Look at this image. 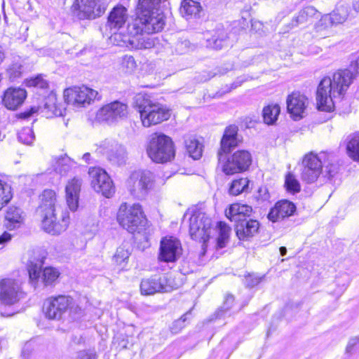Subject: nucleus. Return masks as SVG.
I'll list each match as a JSON object with an SVG mask.
<instances>
[{"instance_id":"22","label":"nucleus","mask_w":359,"mask_h":359,"mask_svg":"<svg viewBox=\"0 0 359 359\" xmlns=\"http://www.w3.org/2000/svg\"><path fill=\"white\" fill-rule=\"evenodd\" d=\"M308 103L306 96L299 93H292L287 98V111L294 119L301 118Z\"/></svg>"},{"instance_id":"47","label":"nucleus","mask_w":359,"mask_h":359,"mask_svg":"<svg viewBox=\"0 0 359 359\" xmlns=\"http://www.w3.org/2000/svg\"><path fill=\"white\" fill-rule=\"evenodd\" d=\"M285 187L287 191L295 194L300 191L301 186L299 181L291 173L285 176Z\"/></svg>"},{"instance_id":"13","label":"nucleus","mask_w":359,"mask_h":359,"mask_svg":"<svg viewBox=\"0 0 359 359\" xmlns=\"http://www.w3.org/2000/svg\"><path fill=\"white\" fill-rule=\"evenodd\" d=\"M65 108L62 104L57 103V99L55 94H50L43 101L42 106L32 107L29 111H25L20 114L22 118H27L35 113L41 114L43 116L49 118L53 116L63 115Z\"/></svg>"},{"instance_id":"12","label":"nucleus","mask_w":359,"mask_h":359,"mask_svg":"<svg viewBox=\"0 0 359 359\" xmlns=\"http://www.w3.org/2000/svg\"><path fill=\"white\" fill-rule=\"evenodd\" d=\"M326 153L319 155L313 153L306 154L302 161V178L308 183L314 182L323 172V163H325Z\"/></svg>"},{"instance_id":"36","label":"nucleus","mask_w":359,"mask_h":359,"mask_svg":"<svg viewBox=\"0 0 359 359\" xmlns=\"http://www.w3.org/2000/svg\"><path fill=\"white\" fill-rule=\"evenodd\" d=\"M234 304V297L231 294H227L224 297L222 306L215 312L216 318L229 317L233 312L231 311Z\"/></svg>"},{"instance_id":"60","label":"nucleus","mask_w":359,"mask_h":359,"mask_svg":"<svg viewBox=\"0 0 359 359\" xmlns=\"http://www.w3.org/2000/svg\"><path fill=\"white\" fill-rule=\"evenodd\" d=\"M82 158L83 159V161H86V163H91V161H90V153H86L83 155L82 156Z\"/></svg>"},{"instance_id":"10","label":"nucleus","mask_w":359,"mask_h":359,"mask_svg":"<svg viewBox=\"0 0 359 359\" xmlns=\"http://www.w3.org/2000/svg\"><path fill=\"white\" fill-rule=\"evenodd\" d=\"M211 231V219L204 212L195 211L189 218V233L192 239L205 243Z\"/></svg>"},{"instance_id":"21","label":"nucleus","mask_w":359,"mask_h":359,"mask_svg":"<svg viewBox=\"0 0 359 359\" xmlns=\"http://www.w3.org/2000/svg\"><path fill=\"white\" fill-rule=\"evenodd\" d=\"M238 127L234 125L226 128L220 142L221 148L217 154L219 160L222 153H229L242 142V137L238 135Z\"/></svg>"},{"instance_id":"44","label":"nucleus","mask_w":359,"mask_h":359,"mask_svg":"<svg viewBox=\"0 0 359 359\" xmlns=\"http://www.w3.org/2000/svg\"><path fill=\"white\" fill-rule=\"evenodd\" d=\"M248 184L249 180L248 178L235 180L231 184L229 192L231 195L237 196L248 189Z\"/></svg>"},{"instance_id":"4","label":"nucleus","mask_w":359,"mask_h":359,"mask_svg":"<svg viewBox=\"0 0 359 359\" xmlns=\"http://www.w3.org/2000/svg\"><path fill=\"white\" fill-rule=\"evenodd\" d=\"M135 107L138 109L142 125L150 127L168 120L170 114L162 104L153 102L147 94L139 93L134 98Z\"/></svg>"},{"instance_id":"16","label":"nucleus","mask_w":359,"mask_h":359,"mask_svg":"<svg viewBox=\"0 0 359 359\" xmlns=\"http://www.w3.org/2000/svg\"><path fill=\"white\" fill-rule=\"evenodd\" d=\"M20 283L13 278H4L0 281V302L13 305L23 297Z\"/></svg>"},{"instance_id":"18","label":"nucleus","mask_w":359,"mask_h":359,"mask_svg":"<svg viewBox=\"0 0 359 359\" xmlns=\"http://www.w3.org/2000/svg\"><path fill=\"white\" fill-rule=\"evenodd\" d=\"M174 288V285L165 274L143 279L140 284L141 293L144 295H152L158 292H169Z\"/></svg>"},{"instance_id":"27","label":"nucleus","mask_w":359,"mask_h":359,"mask_svg":"<svg viewBox=\"0 0 359 359\" xmlns=\"http://www.w3.org/2000/svg\"><path fill=\"white\" fill-rule=\"evenodd\" d=\"M81 184V179L74 177L69 180L66 185V201L69 208L72 211H75L78 208Z\"/></svg>"},{"instance_id":"23","label":"nucleus","mask_w":359,"mask_h":359,"mask_svg":"<svg viewBox=\"0 0 359 359\" xmlns=\"http://www.w3.org/2000/svg\"><path fill=\"white\" fill-rule=\"evenodd\" d=\"M127 33L128 34V38L124 39V42H128L133 48L136 49H149L153 48L156 43V39L149 36H144L143 34H151L154 32H147L146 31L138 32L137 33H132L129 30V24L127 27Z\"/></svg>"},{"instance_id":"45","label":"nucleus","mask_w":359,"mask_h":359,"mask_svg":"<svg viewBox=\"0 0 359 359\" xmlns=\"http://www.w3.org/2000/svg\"><path fill=\"white\" fill-rule=\"evenodd\" d=\"M13 198L11 187L0 180V210Z\"/></svg>"},{"instance_id":"55","label":"nucleus","mask_w":359,"mask_h":359,"mask_svg":"<svg viewBox=\"0 0 359 359\" xmlns=\"http://www.w3.org/2000/svg\"><path fill=\"white\" fill-rule=\"evenodd\" d=\"M262 279V277H259L255 274L248 275L245 278V284L248 287H252L258 285L261 282Z\"/></svg>"},{"instance_id":"54","label":"nucleus","mask_w":359,"mask_h":359,"mask_svg":"<svg viewBox=\"0 0 359 359\" xmlns=\"http://www.w3.org/2000/svg\"><path fill=\"white\" fill-rule=\"evenodd\" d=\"M38 344L36 339H31L25 343L22 348V354L25 357H28L32 351L37 348Z\"/></svg>"},{"instance_id":"58","label":"nucleus","mask_w":359,"mask_h":359,"mask_svg":"<svg viewBox=\"0 0 359 359\" xmlns=\"http://www.w3.org/2000/svg\"><path fill=\"white\" fill-rule=\"evenodd\" d=\"M217 74V72H204L201 74V78L199 80H200V81H207L210 80L211 78L214 77Z\"/></svg>"},{"instance_id":"11","label":"nucleus","mask_w":359,"mask_h":359,"mask_svg":"<svg viewBox=\"0 0 359 359\" xmlns=\"http://www.w3.org/2000/svg\"><path fill=\"white\" fill-rule=\"evenodd\" d=\"M98 95L97 90L86 86H74L64 91L65 101L74 107L88 106L94 102Z\"/></svg>"},{"instance_id":"64","label":"nucleus","mask_w":359,"mask_h":359,"mask_svg":"<svg viewBox=\"0 0 359 359\" xmlns=\"http://www.w3.org/2000/svg\"><path fill=\"white\" fill-rule=\"evenodd\" d=\"M241 82H239V83H238V84H236V85L234 86V88L238 87V86H240V85H241Z\"/></svg>"},{"instance_id":"15","label":"nucleus","mask_w":359,"mask_h":359,"mask_svg":"<svg viewBox=\"0 0 359 359\" xmlns=\"http://www.w3.org/2000/svg\"><path fill=\"white\" fill-rule=\"evenodd\" d=\"M128 105L119 101H114L101 107L96 114V119L108 124L116 123L128 115Z\"/></svg>"},{"instance_id":"46","label":"nucleus","mask_w":359,"mask_h":359,"mask_svg":"<svg viewBox=\"0 0 359 359\" xmlns=\"http://www.w3.org/2000/svg\"><path fill=\"white\" fill-rule=\"evenodd\" d=\"M60 273L53 267H46L43 271L41 279L45 285H52L59 277Z\"/></svg>"},{"instance_id":"52","label":"nucleus","mask_w":359,"mask_h":359,"mask_svg":"<svg viewBox=\"0 0 359 359\" xmlns=\"http://www.w3.org/2000/svg\"><path fill=\"white\" fill-rule=\"evenodd\" d=\"M22 65L18 62L12 63L8 68L7 72L12 79L19 77L22 73Z\"/></svg>"},{"instance_id":"7","label":"nucleus","mask_w":359,"mask_h":359,"mask_svg":"<svg viewBox=\"0 0 359 359\" xmlns=\"http://www.w3.org/2000/svg\"><path fill=\"white\" fill-rule=\"evenodd\" d=\"M149 157L156 163L170 161L175 156L172 140L164 134L154 133L147 148Z\"/></svg>"},{"instance_id":"37","label":"nucleus","mask_w":359,"mask_h":359,"mask_svg":"<svg viewBox=\"0 0 359 359\" xmlns=\"http://www.w3.org/2000/svg\"><path fill=\"white\" fill-rule=\"evenodd\" d=\"M76 162L67 156L59 158L55 165V170L62 175H67L73 167H75Z\"/></svg>"},{"instance_id":"19","label":"nucleus","mask_w":359,"mask_h":359,"mask_svg":"<svg viewBox=\"0 0 359 359\" xmlns=\"http://www.w3.org/2000/svg\"><path fill=\"white\" fill-rule=\"evenodd\" d=\"M180 241L172 236L163 237L160 243L158 259L164 262H174L182 255Z\"/></svg>"},{"instance_id":"29","label":"nucleus","mask_w":359,"mask_h":359,"mask_svg":"<svg viewBox=\"0 0 359 359\" xmlns=\"http://www.w3.org/2000/svg\"><path fill=\"white\" fill-rule=\"evenodd\" d=\"M252 211V208L250 205L234 203L229 207L228 210H226V216L231 221L239 222L245 219L246 217H249Z\"/></svg>"},{"instance_id":"20","label":"nucleus","mask_w":359,"mask_h":359,"mask_svg":"<svg viewBox=\"0 0 359 359\" xmlns=\"http://www.w3.org/2000/svg\"><path fill=\"white\" fill-rule=\"evenodd\" d=\"M27 97V91L20 87L7 88L2 96V104L8 109L15 111L20 107Z\"/></svg>"},{"instance_id":"28","label":"nucleus","mask_w":359,"mask_h":359,"mask_svg":"<svg viewBox=\"0 0 359 359\" xmlns=\"http://www.w3.org/2000/svg\"><path fill=\"white\" fill-rule=\"evenodd\" d=\"M259 227L258 221L254 219L247 220L246 219L237 222L236 225V233L240 240H245L252 237Z\"/></svg>"},{"instance_id":"5","label":"nucleus","mask_w":359,"mask_h":359,"mask_svg":"<svg viewBox=\"0 0 359 359\" xmlns=\"http://www.w3.org/2000/svg\"><path fill=\"white\" fill-rule=\"evenodd\" d=\"M117 221L130 233L140 231L147 223L142 206L139 203L133 205L122 203L117 213Z\"/></svg>"},{"instance_id":"51","label":"nucleus","mask_w":359,"mask_h":359,"mask_svg":"<svg viewBox=\"0 0 359 359\" xmlns=\"http://www.w3.org/2000/svg\"><path fill=\"white\" fill-rule=\"evenodd\" d=\"M26 83L29 87H35L40 89H46L48 87V81L41 75L28 79Z\"/></svg>"},{"instance_id":"41","label":"nucleus","mask_w":359,"mask_h":359,"mask_svg":"<svg viewBox=\"0 0 359 359\" xmlns=\"http://www.w3.org/2000/svg\"><path fill=\"white\" fill-rule=\"evenodd\" d=\"M195 46L186 39H178L172 46V51L177 55H183L194 50Z\"/></svg>"},{"instance_id":"35","label":"nucleus","mask_w":359,"mask_h":359,"mask_svg":"<svg viewBox=\"0 0 359 359\" xmlns=\"http://www.w3.org/2000/svg\"><path fill=\"white\" fill-rule=\"evenodd\" d=\"M280 112V107L278 104H271L263 109L262 114L265 123L268 125L273 124L278 119Z\"/></svg>"},{"instance_id":"43","label":"nucleus","mask_w":359,"mask_h":359,"mask_svg":"<svg viewBox=\"0 0 359 359\" xmlns=\"http://www.w3.org/2000/svg\"><path fill=\"white\" fill-rule=\"evenodd\" d=\"M347 144V151L349 156L355 161L359 160V135L349 136Z\"/></svg>"},{"instance_id":"1","label":"nucleus","mask_w":359,"mask_h":359,"mask_svg":"<svg viewBox=\"0 0 359 359\" xmlns=\"http://www.w3.org/2000/svg\"><path fill=\"white\" fill-rule=\"evenodd\" d=\"M355 76L349 69L339 70L332 77L323 79L318 87L316 101L318 109L330 111L336 102L340 100Z\"/></svg>"},{"instance_id":"61","label":"nucleus","mask_w":359,"mask_h":359,"mask_svg":"<svg viewBox=\"0 0 359 359\" xmlns=\"http://www.w3.org/2000/svg\"><path fill=\"white\" fill-rule=\"evenodd\" d=\"M5 58V53L3 47L0 45V64L4 61Z\"/></svg>"},{"instance_id":"48","label":"nucleus","mask_w":359,"mask_h":359,"mask_svg":"<svg viewBox=\"0 0 359 359\" xmlns=\"http://www.w3.org/2000/svg\"><path fill=\"white\" fill-rule=\"evenodd\" d=\"M18 137L20 142L27 145L32 144L35 139L32 129L29 127L23 128L18 133Z\"/></svg>"},{"instance_id":"6","label":"nucleus","mask_w":359,"mask_h":359,"mask_svg":"<svg viewBox=\"0 0 359 359\" xmlns=\"http://www.w3.org/2000/svg\"><path fill=\"white\" fill-rule=\"evenodd\" d=\"M155 187V176L149 170L135 171L127 180V189L135 199H145Z\"/></svg>"},{"instance_id":"26","label":"nucleus","mask_w":359,"mask_h":359,"mask_svg":"<svg viewBox=\"0 0 359 359\" xmlns=\"http://www.w3.org/2000/svg\"><path fill=\"white\" fill-rule=\"evenodd\" d=\"M350 11L348 6L340 5L331 13L323 15L320 22L325 27L338 25L345 22L349 16Z\"/></svg>"},{"instance_id":"38","label":"nucleus","mask_w":359,"mask_h":359,"mask_svg":"<svg viewBox=\"0 0 359 359\" xmlns=\"http://www.w3.org/2000/svg\"><path fill=\"white\" fill-rule=\"evenodd\" d=\"M43 257H41L36 260H29L28 262L27 270L29 278L32 282L37 281L41 277V270L43 264Z\"/></svg>"},{"instance_id":"14","label":"nucleus","mask_w":359,"mask_h":359,"mask_svg":"<svg viewBox=\"0 0 359 359\" xmlns=\"http://www.w3.org/2000/svg\"><path fill=\"white\" fill-rule=\"evenodd\" d=\"M88 174L91 178V186L96 192L101 193L106 198H110L114 195L115 187L104 170L92 167L89 168Z\"/></svg>"},{"instance_id":"39","label":"nucleus","mask_w":359,"mask_h":359,"mask_svg":"<svg viewBox=\"0 0 359 359\" xmlns=\"http://www.w3.org/2000/svg\"><path fill=\"white\" fill-rule=\"evenodd\" d=\"M227 34L223 29H218L217 32L211 38L208 39V46L216 49L219 50L222 48L226 43Z\"/></svg>"},{"instance_id":"9","label":"nucleus","mask_w":359,"mask_h":359,"mask_svg":"<svg viewBox=\"0 0 359 359\" xmlns=\"http://www.w3.org/2000/svg\"><path fill=\"white\" fill-rule=\"evenodd\" d=\"M108 4L107 0H75L72 13L79 20H95L105 13Z\"/></svg>"},{"instance_id":"17","label":"nucleus","mask_w":359,"mask_h":359,"mask_svg":"<svg viewBox=\"0 0 359 359\" xmlns=\"http://www.w3.org/2000/svg\"><path fill=\"white\" fill-rule=\"evenodd\" d=\"M252 163V156L247 150H238L230 156L222 167L227 175L242 172L248 169Z\"/></svg>"},{"instance_id":"2","label":"nucleus","mask_w":359,"mask_h":359,"mask_svg":"<svg viewBox=\"0 0 359 359\" xmlns=\"http://www.w3.org/2000/svg\"><path fill=\"white\" fill-rule=\"evenodd\" d=\"M42 217L43 229L52 235L65 231L69 224V212L58 203L53 190L46 189L41 195L39 206Z\"/></svg>"},{"instance_id":"34","label":"nucleus","mask_w":359,"mask_h":359,"mask_svg":"<svg viewBox=\"0 0 359 359\" xmlns=\"http://www.w3.org/2000/svg\"><path fill=\"white\" fill-rule=\"evenodd\" d=\"M184 144L189 156L195 159H199L202 156L203 145L193 136H187Z\"/></svg>"},{"instance_id":"42","label":"nucleus","mask_w":359,"mask_h":359,"mask_svg":"<svg viewBox=\"0 0 359 359\" xmlns=\"http://www.w3.org/2000/svg\"><path fill=\"white\" fill-rule=\"evenodd\" d=\"M219 236L217 238V246L219 248L225 247L231 232V228L224 222H219L217 224Z\"/></svg>"},{"instance_id":"57","label":"nucleus","mask_w":359,"mask_h":359,"mask_svg":"<svg viewBox=\"0 0 359 359\" xmlns=\"http://www.w3.org/2000/svg\"><path fill=\"white\" fill-rule=\"evenodd\" d=\"M80 359H96V354L93 351H82L79 353Z\"/></svg>"},{"instance_id":"31","label":"nucleus","mask_w":359,"mask_h":359,"mask_svg":"<svg viewBox=\"0 0 359 359\" xmlns=\"http://www.w3.org/2000/svg\"><path fill=\"white\" fill-rule=\"evenodd\" d=\"M316 14L317 10L314 7L306 6L292 20V27L311 22Z\"/></svg>"},{"instance_id":"49","label":"nucleus","mask_w":359,"mask_h":359,"mask_svg":"<svg viewBox=\"0 0 359 359\" xmlns=\"http://www.w3.org/2000/svg\"><path fill=\"white\" fill-rule=\"evenodd\" d=\"M325 167V175L328 180H332V178L338 173V165L337 164L330 163L329 156L327 155L325 158V163H323Z\"/></svg>"},{"instance_id":"24","label":"nucleus","mask_w":359,"mask_h":359,"mask_svg":"<svg viewBox=\"0 0 359 359\" xmlns=\"http://www.w3.org/2000/svg\"><path fill=\"white\" fill-rule=\"evenodd\" d=\"M295 211L296 206L292 202L282 200L277 202L274 207L270 210L268 219L273 222H276L293 215Z\"/></svg>"},{"instance_id":"25","label":"nucleus","mask_w":359,"mask_h":359,"mask_svg":"<svg viewBox=\"0 0 359 359\" xmlns=\"http://www.w3.org/2000/svg\"><path fill=\"white\" fill-rule=\"evenodd\" d=\"M128 17V10L122 5L115 6L110 12L107 25L111 31H114L113 37L116 39L119 36V34H116L115 31L120 29L126 23Z\"/></svg>"},{"instance_id":"3","label":"nucleus","mask_w":359,"mask_h":359,"mask_svg":"<svg viewBox=\"0 0 359 359\" xmlns=\"http://www.w3.org/2000/svg\"><path fill=\"white\" fill-rule=\"evenodd\" d=\"M166 0H139L136 18L129 23V30L137 33L142 30L147 32H159L165 24V15L161 4Z\"/></svg>"},{"instance_id":"33","label":"nucleus","mask_w":359,"mask_h":359,"mask_svg":"<svg viewBox=\"0 0 359 359\" xmlns=\"http://www.w3.org/2000/svg\"><path fill=\"white\" fill-rule=\"evenodd\" d=\"M131 254L130 247L128 243H122L113 256V262L122 269L125 267Z\"/></svg>"},{"instance_id":"62","label":"nucleus","mask_w":359,"mask_h":359,"mask_svg":"<svg viewBox=\"0 0 359 359\" xmlns=\"http://www.w3.org/2000/svg\"><path fill=\"white\" fill-rule=\"evenodd\" d=\"M353 8L356 12H359V0H354L353 2Z\"/></svg>"},{"instance_id":"8","label":"nucleus","mask_w":359,"mask_h":359,"mask_svg":"<svg viewBox=\"0 0 359 359\" xmlns=\"http://www.w3.org/2000/svg\"><path fill=\"white\" fill-rule=\"evenodd\" d=\"M78 306L70 296L58 295L46 299L43 311L46 318L50 320H60L64 314L72 311H76Z\"/></svg>"},{"instance_id":"63","label":"nucleus","mask_w":359,"mask_h":359,"mask_svg":"<svg viewBox=\"0 0 359 359\" xmlns=\"http://www.w3.org/2000/svg\"><path fill=\"white\" fill-rule=\"evenodd\" d=\"M280 253L281 256H285L287 253V249L285 247H280Z\"/></svg>"},{"instance_id":"59","label":"nucleus","mask_w":359,"mask_h":359,"mask_svg":"<svg viewBox=\"0 0 359 359\" xmlns=\"http://www.w3.org/2000/svg\"><path fill=\"white\" fill-rule=\"evenodd\" d=\"M11 239V236L7 232H4L0 236V244L5 243Z\"/></svg>"},{"instance_id":"50","label":"nucleus","mask_w":359,"mask_h":359,"mask_svg":"<svg viewBox=\"0 0 359 359\" xmlns=\"http://www.w3.org/2000/svg\"><path fill=\"white\" fill-rule=\"evenodd\" d=\"M121 66L123 71L130 74L136 69L137 64L133 56L125 55L123 57Z\"/></svg>"},{"instance_id":"56","label":"nucleus","mask_w":359,"mask_h":359,"mask_svg":"<svg viewBox=\"0 0 359 359\" xmlns=\"http://www.w3.org/2000/svg\"><path fill=\"white\" fill-rule=\"evenodd\" d=\"M359 347V337H354L349 340L347 346L346 352L351 353L355 348Z\"/></svg>"},{"instance_id":"30","label":"nucleus","mask_w":359,"mask_h":359,"mask_svg":"<svg viewBox=\"0 0 359 359\" xmlns=\"http://www.w3.org/2000/svg\"><path fill=\"white\" fill-rule=\"evenodd\" d=\"M5 226L9 229L19 227L23 222L24 215L22 210L16 206L7 208L4 215Z\"/></svg>"},{"instance_id":"53","label":"nucleus","mask_w":359,"mask_h":359,"mask_svg":"<svg viewBox=\"0 0 359 359\" xmlns=\"http://www.w3.org/2000/svg\"><path fill=\"white\" fill-rule=\"evenodd\" d=\"M187 313L183 315L178 320H175L170 327V330L172 334L179 333L184 327L187 320L186 316Z\"/></svg>"},{"instance_id":"32","label":"nucleus","mask_w":359,"mask_h":359,"mask_svg":"<svg viewBox=\"0 0 359 359\" xmlns=\"http://www.w3.org/2000/svg\"><path fill=\"white\" fill-rule=\"evenodd\" d=\"M106 154L110 161L118 165L123 163L126 158L125 147L117 143H112L106 151Z\"/></svg>"},{"instance_id":"40","label":"nucleus","mask_w":359,"mask_h":359,"mask_svg":"<svg viewBox=\"0 0 359 359\" xmlns=\"http://www.w3.org/2000/svg\"><path fill=\"white\" fill-rule=\"evenodd\" d=\"M200 4L194 0H183L181 4V13L187 15H196L201 11Z\"/></svg>"}]
</instances>
